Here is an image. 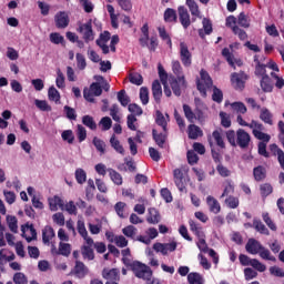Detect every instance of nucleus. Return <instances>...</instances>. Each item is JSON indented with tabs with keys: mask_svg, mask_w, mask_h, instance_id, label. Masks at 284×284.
I'll list each match as a JSON object with an SVG mask.
<instances>
[{
	"mask_svg": "<svg viewBox=\"0 0 284 284\" xmlns=\"http://www.w3.org/2000/svg\"><path fill=\"white\" fill-rule=\"evenodd\" d=\"M171 69L174 75H169V84L175 97L182 95V90L187 88L183 68L179 60H172Z\"/></svg>",
	"mask_w": 284,
	"mask_h": 284,
	"instance_id": "1",
	"label": "nucleus"
},
{
	"mask_svg": "<svg viewBox=\"0 0 284 284\" xmlns=\"http://www.w3.org/2000/svg\"><path fill=\"white\" fill-rule=\"evenodd\" d=\"M201 80H196V90L202 98H207V89L213 87V80L205 70L200 71Z\"/></svg>",
	"mask_w": 284,
	"mask_h": 284,
	"instance_id": "2",
	"label": "nucleus"
},
{
	"mask_svg": "<svg viewBox=\"0 0 284 284\" xmlns=\"http://www.w3.org/2000/svg\"><path fill=\"white\" fill-rule=\"evenodd\" d=\"M131 271H133L135 277L142 278L144 281H151L153 276V271L151 267L139 261L133 262V265H131Z\"/></svg>",
	"mask_w": 284,
	"mask_h": 284,
	"instance_id": "3",
	"label": "nucleus"
},
{
	"mask_svg": "<svg viewBox=\"0 0 284 284\" xmlns=\"http://www.w3.org/2000/svg\"><path fill=\"white\" fill-rule=\"evenodd\" d=\"M187 172H189L187 166H181L180 169H175L173 171L174 184L180 192H184L185 190L184 173H187Z\"/></svg>",
	"mask_w": 284,
	"mask_h": 284,
	"instance_id": "4",
	"label": "nucleus"
},
{
	"mask_svg": "<svg viewBox=\"0 0 284 284\" xmlns=\"http://www.w3.org/2000/svg\"><path fill=\"white\" fill-rule=\"evenodd\" d=\"M248 80V75L245 72L232 73L231 84L235 90L243 91L245 89V82Z\"/></svg>",
	"mask_w": 284,
	"mask_h": 284,
	"instance_id": "5",
	"label": "nucleus"
},
{
	"mask_svg": "<svg viewBox=\"0 0 284 284\" xmlns=\"http://www.w3.org/2000/svg\"><path fill=\"white\" fill-rule=\"evenodd\" d=\"M78 31L82 34V39H84V43H89L94 40V31L92 29V22L89 20L84 24H80Z\"/></svg>",
	"mask_w": 284,
	"mask_h": 284,
	"instance_id": "6",
	"label": "nucleus"
},
{
	"mask_svg": "<svg viewBox=\"0 0 284 284\" xmlns=\"http://www.w3.org/2000/svg\"><path fill=\"white\" fill-rule=\"evenodd\" d=\"M180 61L185 68L192 65V53L185 42H180Z\"/></svg>",
	"mask_w": 284,
	"mask_h": 284,
	"instance_id": "7",
	"label": "nucleus"
},
{
	"mask_svg": "<svg viewBox=\"0 0 284 284\" xmlns=\"http://www.w3.org/2000/svg\"><path fill=\"white\" fill-rule=\"evenodd\" d=\"M102 277L106 280L104 284H119L121 276L120 271L118 268H104L102 270Z\"/></svg>",
	"mask_w": 284,
	"mask_h": 284,
	"instance_id": "8",
	"label": "nucleus"
},
{
	"mask_svg": "<svg viewBox=\"0 0 284 284\" xmlns=\"http://www.w3.org/2000/svg\"><path fill=\"white\" fill-rule=\"evenodd\" d=\"M252 141L251 135L243 129L236 131V146L241 149H247Z\"/></svg>",
	"mask_w": 284,
	"mask_h": 284,
	"instance_id": "9",
	"label": "nucleus"
},
{
	"mask_svg": "<svg viewBox=\"0 0 284 284\" xmlns=\"http://www.w3.org/2000/svg\"><path fill=\"white\" fill-rule=\"evenodd\" d=\"M84 242L87 244L82 245V248L80 250V252L82 253V258L93 261L95 258L93 250L94 241L93 239H87V241Z\"/></svg>",
	"mask_w": 284,
	"mask_h": 284,
	"instance_id": "10",
	"label": "nucleus"
},
{
	"mask_svg": "<svg viewBox=\"0 0 284 284\" xmlns=\"http://www.w3.org/2000/svg\"><path fill=\"white\" fill-rule=\"evenodd\" d=\"M222 57L225 59V61L227 62V64L233 68L234 70L236 69L235 64L237 67H242L243 65V60L241 59H235L234 55L231 53L230 49H227V47H225L224 49H222L221 51Z\"/></svg>",
	"mask_w": 284,
	"mask_h": 284,
	"instance_id": "11",
	"label": "nucleus"
},
{
	"mask_svg": "<svg viewBox=\"0 0 284 284\" xmlns=\"http://www.w3.org/2000/svg\"><path fill=\"white\" fill-rule=\"evenodd\" d=\"M178 247L176 242H171V243H155L153 244V250L158 253H162V255H168L169 252H174Z\"/></svg>",
	"mask_w": 284,
	"mask_h": 284,
	"instance_id": "12",
	"label": "nucleus"
},
{
	"mask_svg": "<svg viewBox=\"0 0 284 284\" xmlns=\"http://www.w3.org/2000/svg\"><path fill=\"white\" fill-rule=\"evenodd\" d=\"M179 21L184 30L191 26V18L186 7H178Z\"/></svg>",
	"mask_w": 284,
	"mask_h": 284,
	"instance_id": "13",
	"label": "nucleus"
},
{
	"mask_svg": "<svg viewBox=\"0 0 284 284\" xmlns=\"http://www.w3.org/2000/svg\"><path fill=\"white\" fill-rule=\"evenodd\" d=\"M54 21L58 29H65L70 24V18L67 11H59L55 14Z\"/></svg>",
	"mask_w": 284,
	"mask_h": 284,
	"instance_id": "14",
	"label": "nucleus"
},
{
	"mask_svg": "<svg viewBox=\"0 0 284 284\" xmlns=\"http://www.w3.org/2000/svg\"><path fill=\"white\" fill-rule=\"evenodd\" d=\"M262 246H263V245H262L257 240L250 239V240L247 241V243L245 244V251H246L248 254L256 255V254L260 253Z\"/></svg>",
	"mask_w": 284,
	"mask_h": 284,
	"instance_id": "15",
	"label": "nucleus"
},
{
	"mask_svg": "<svg viewBox=\"0 0 284 284\" xmlns=\"http://www.w3.org/2000/svg\"><path fill=\"white\" fill-rule=\"evenodd\" d=\"M151 92L153 93V99L155 100V103H161L163 90L159 80L153 81V84L151 85Z\"/></svg>",
	"mask_w": 284,
	"mask_h": 284,
	"instance_id": "16",
	"label": "nucleus"
},
{
	"mask_svg": "<svg viewBox=\"0 0 284 284\" xmlns=\"http://www.w3.org/2000/svg\"><path fill=\"white\" fill-rule=\"evenodd\" d=\"M152 134H153V141H155V144H158L160 149H163L168 140V131H163L162 133H159L158 130L153 129Z\"/></svg>",
	"mask_w": 284,
	"mask_h": 284,
	"instance_id": "17",
	"label": "nucleus"
},
{
	"mask_svg": "<svg viewBox=\"0 0 284 284\" xmlns=\"http://www.w3.org/2000/svg\"><path fill=\"white\" fill-rule=\"evenodd\" d=\"M206 205L209 207V211L213 214H217L221 212V204L214 196H206Z\"/></svg>",
	"mask_w": 284,
	"mask_h": 284,
	"instance_id": "18",
	"label": "nucleus"
},
{
	"mask_svg": "<svg viewBox=\"0 0 284 284\" xmlns=\"http://www.w3.org/2000/svg\"><path fill=\"white\" fill-rule=\"evenodd\" d=\"M258 118H260V120H261L262 122H264V123L267 124V125H273V124H274V121H273L274 115H273V113H272L268 109H266V108H262V109L260 110V115H258Z\"/></svg>",
	"mask_w": 284,
	"mask_h": 284,
	"instance_id": "19",
	"label": "nucleus"
},
{
	"mask_svg": "<svg viewBox=\"0 0 284 284\" xmlns=\"http://www.w3.org/2000/svg\"><path fill=\"white\" fill-rule=\"evenodd\" d=\"M161 219L162 216L156 209L154 207L149 209V214L146 215V222L149 224H153V225L159 224L161 222Z\"/></svg>",
	"mask_w": 284,
	"mask_h": 284,
	"instance_id": "20",
	"label": "nucleus"
},
{
	"mask_svg": "<svg viewBox=\"0 0 284 284\" xmlns=\"http://www.w3.org/2000/svg\"><path fill=\"white\" fill-rule=\"evenodd\" d=\"M270 151L273 153V155H277V162L281 169L284 171V151L276 144H271Z\"/></svg>",
	"mask_w": 284,
	"mask_h": 284,
	"instance_id": "21",
	"label": "nucleus"
},
{
	"mask_svg": "<svg viewBox=\"0 0 284 284\" xmlns=\"http://www.w3.org/2000/svg\"><path fill=\"white\" fill-rule=\"evenodd\" d=\"M253 178L256 182H262L267 178V170L263 165L253 169Z\"/></svg>",
	"mask_w": 284,
	"mask_h": 284,
	"instance_id": "22",
	"label": "nucleus"
},
{
	"mask_svg": "<svg viewBox=\"0 0 284 284\" xmlns=\"http://www.w3.org/2000/svg\"><path fill=\"white\" fill-rule=\"evenodd\" d=\"M88 273H89V268L84 265V263L81 261H77L75 267H74L75 276L79 278H83L85 277V275H88Z\"/></svg>",
	"mask_w": 284,
	"mask_h": 284,
	"instance_id": "23",
	"label": "nucleus"
},
{
	"mask_svg": "<svg viewBox=\"0 0 284 284\" xmlns=\"http://www.w3.org/2000/svg\"><path fill=\"white\" fill-rule=\"evenodd\" d=\"M200 136H203V131L201 128L191 124L187 126V138L191 140H197Z\"/></svg>",
	"mask_w": 284,
	"mask_h": 284,
	"instance_id": "24",
	"label": "nucleus"
},
{
	"mask_svg": "<svg viewBox=\"0 0 284 284\" xmlns=\"http://www.w3.org/2000/svg\"><path fill=\"white\" fill-rule=\"evenodd\" d=\"M185 4L189 8V11L192 17L201 18V11L199 9L197 2L195 0H185Z\"/></svg>",
	"mask_w": 284,
	"mask_h": 284,
	"instance_id": "25",
	"label": "nucleus"
},
{
	"mask_svg": "<svg viewBox=\"0 0 284 284\" xmlns=\"http://www.w3.org/2000/svg\"><path fill=\"white\" fill-rule=\"evenodd\" d=\"M260 87L265 93H271L274 89L273 82L268 75L261 79Z\"/></svg>",
	"mask_w": 284,
	"mask_h": 284,
	"instance_id": "26",
	"label": "nucleus"
},
{
	"mask_svg": "<svg viewBox=\"0 0 284 284\" xmlns=\"http://www.w3.org/2000/svg\"><path fill=\"white\" fill-rule=\"evenodd\" d=\"M223 130L219 129L212 132V139L214 140L215 144L220 148V149H225V142L222 135Z\"/></svg>",
	"mask_w": 284,
	"mask_h": 284,
	"instance_id": "27",
	"label": "nucleus"
},
{
	"mask_svg": "<svg viewBox=\"0 0 284 284\" xmlns=\"http://www.w3.org/2000/svg\"><path fill=\"white\" fill-rule=\"evenodd\" d=\"M50 210L55 212L59 209L64 210V202L61 197L54 196L52 199H49Z\"/></svg>",
	"mask_w": 284,
	"mask_h": 284,
	"instance_id": "28",
	"label": "nucleus"
},
{
	"mask_svg": "<svg viewBox=\"0 0 284 284\" xmlns=\"http://www.w3.org/2000/svg\"><path fill=\"white\" fill-rule=\"evenodd\" d=\"M106 172H109V178H111V181H113V184L118 186L123 184V178L119 172H116L113 169H106Z\"/></svg>",
	"mask_w": 284,
	"mask_h": 284,
	"instance_id": "29",
	"label": "nucleus"
},
{
	"mask_svg": "<svg viewBox=\"0 0 284 284\" xmlns=\"http://www.w3.org/2000/svg\"><path fill=\"white\" fill-rule=\"evenodd\" d=\"M55 236V232L51 226H45L42 231L43 243L49 244L50 241Z\"/></svg>",
	"mask_w": 284,
	"mask_h": 284,
	"instance_id": "30",
	"label": "nucleus"
},
{
	"mask_svg": "<svg viewBox=\"0 0 284 284\" xmlns=\"http://www.w3.org/2000/svg\"><path fill=\"white\" fill-rule=\"evenodd\" d=\"M235 193V185L233 184V182L231 180L225 181V185L223 189V193L221 194V199L225 197V196H231V194Z\"/></svg>",
	"mask_w": 284,
	"mask_h": 284,
	"instance_id": "31",
	"label": "nucleus"
},
{
	"mask_svg": "<svg viewBox=\"0 0 284 284\" xmlns=\"http://www.w3.org/2000/svg\"><path fill=\"white\" fill-rule=\"evenodd\" d=\"M155 124L162 128V131H168V121L161 111L155 112Z\"/></svg>",
	"mask_w": 284,
	"mask_h": 284,
	"instance_id": "32",
	"label": "nucleus"
},
{
	"mask_svg": "<svg viewBox=\"0 0 284 284\" xmlns=\"http://www.w3.org/2000/svg\"><path fill=\"white\" fill-rule=\"evenodd\" d=\"M237 24L244 29H248L251 27L250 18H248V16H246V13H244V11L239 13Z\"/></svg>",
	"mask_w": 284,
	"mask_h": 284,
	"instance_id": "33",
	"label": "nucleus"
},
{
	"mask_svg": "<svg viewBox=\"0 0 284 284\" xmlns=\"http://www.w3.org/2000/svg\"><path fill=\"white\" fill-rule=\"evenodd\" d=\"M258 256L262 258V260H266V261H271V262H276V257L273 256L271 254V251L264 246H262L258 251Z\"/></svg>",
	"mask_w": 284,
	"mask_h": 284,
	"instance_id": "34",
	"label": "nucleus"
},
{
	"mask_svg": "<svg viewBox=\"0 0 284 284\" xmlns=\"http://www.w3.org/2000/svg\"><path fill=\"white\" fill-rule=\"evenodd\" d=\"M263 130H252V134L255 139L263 143H268L271 141V135L263 133Z\"/></svg>",
	"mask_w": 284,
	"mask_h": 284,
	"instance_id": "35",
	"label": "nucleus"
},
{
	"mask_svg": "<svg viewBox=\"0 0 284 284\" xmlns=\"http://www.w3.org/2000/svg\"><path fill=\"white\" fill-rule=\"evenodd\" d=\"M109 142L111 143V148H113V150H115V152H118L122 155L125 154L124 148L121 145V142L119 140H116L115 135L111 136V140H109Z\"/></svg>",
	"mask_w": 284,
	"mask_h": 284,
	"instance_id": "36",
	"label": "nucleus"
},
{
	"mask_svg": "<svg viewBox=\"0 0 284 284\" xmlns=\"http://www.w3.org/2000/svg\"><path fill=\"white\" fill-rule=\"evenodd\" d=\"M182 109L187 122L193 123L195 120V111H193L191 106L187 104L182 105Z\"/></svg>",
	"mask_w": 284,
	"mask_h": 284,
	"instance_id": "37",
	"label": "nucleus"
},
{
	"mask_svg": "<svg viewBox=\"0 0 284 284\" xmlns=\"http://www.w3.org/2000/svg\"><path fill=\"white\" fill-rule=\"evenodd\" d=\"M189 284H204V280L199 273H189L187 274Z\"/></svg>",
	"mask_w": 284,
	"mask_h": 284,
	"instance_id": "38",
	"label": "nucleus"
},
{
	"mask_svg": "<svg viewBox=\"0 0 284 284\" xmlns=\"http://www.w3.org/2000/svg\"><path fill=\"white\" fill-rule=\"evenodd\" d=\"M82 124H84V126L91 129V131H95L98 129V125H97L94 119L90 115L82 116Z\"/></svg>",
	"mask_w": 284,
	"mask_h": 284,
	"instance_id": "39",
	"label": "nucleus"
},
{
	"mask_svg": "<svg viewBox=\"0 0 284 284\" xmlns=\"http://www.w3.org/2000/svg\"><path fill=\"white\" fill-rule=\"evenodd\" d=\"M273 191H274V189H273L272 184H270V183H264V184L260 185V194L263 199L271 195L273 193Z\"/></svg>",
	"mask_w": 284,
	"mask_h": 284,
	"instance_id": "40",
	"label": "nucleus"
},
{
	"mask_svg": "<svg viewBox=\"0 0 284 284\" xmlns=\"http://www.w3.org/2000/svg\"><path fill=\"white\" fill-rule=\"evenodd\" d=\"M93 146H95V150H98V152H100V155L105 154L106 144L101 139H99L97 136L93 138Z\"/></svg>",
	"mask_w": 284,
	"mask_h": 284,
	"instance_id": "41",
	"label": "nucleus"
},
{
	"mask_svg": "<svg viewBox=\"0 0 284 284\" xmlns=\"http://www.w3.org/2000/svg\"><path fill=\"white\" fill-rule=\"evenodd\" d=\"M212 91H213L212 101L217 103V104H221L223 102V99H224L223 92L221 91V89H219L216 87H213Z\"/></svg>",
	"mask_w": 284,
	"mask_h": 284,
	"instance_id": "42",
	"label": "nucleus"
},
{
	"mask_svg": "<svg viewBox=\"0 0 284 284\" xmlns=\"http://www.w3.org/2000/svg\"><path fill=\"white\" fill-rule=\"evenodd\" d=\"M164 21L165 22H176L178 21V16L175 9H166L164 11Z\"/></svg>",
	"mask_w": 284,
	"mask_h": 284,
	"instance_id": "43",
	"label": "nucleus"
},
{
	"mask_svg": "<svg viewBox=\"0 0 284 284\" xmlns=\"http://www.w3.org/2000/svg\"><path fill=\"white\" fill-rule=\"evenodd\" d=\"M225 205L229 207V209H237L240 206V200L239 197H235V196H227L224 201Z\"/></svg>",
	"mask_w": 284,
	"mask_h": 284,
	"instance_id": "44",
	"label": "nucleus"
},
{
	"mask_svg": "<svg viewBox=\"0 0 284 284\" xmlns=\"http://www.w3.org/2000/svg\"><path fill=\"white\" fill-rule=\"evenodd\" d=\"M78 232L82 239H84V242H88V239H92L88 235V231L85 229V223L81 220L78 221Z\"/></svg>",
	"mask_w": 284,
	"mask_h": 284,
	"instance_id": "45",
	"label": "nucleus"
},
{
	"mask_svg": "<svg viewBox=\"0 0 284 284\" xmlns=\"http://www.w3.org/2000/svg\"><path fill=\"white\" fill-rule=\"evenodd\" d=\"M254 229L263 235H270L268 229L263 224L262 221H253Z\"/></svg>",
	"mask_w": 284,
	"mask_h": 284,
	"instance_id": "46",
	"label": "nucleus"
},
{
	"mask_svg": "<svg viewBox=\"0 0 284 284\" xmlns=\"http://www.w3.org/2000/svg\"><path fill=\"white\" fill-rule=\"evenodd\" d=\"M219 116H220V120H221V125L223 128L227 129V128L232 126L231 116L227 113L220 112Z\"/></svg>",
	"mask_w": 284,
	"mask_h": 284,
	"instance_id": "47",
	"label": "nucleus"
},
{
	"mask_svg": "<svg viewBox=\"0 0 284 284\" xmlns=\"http://www.w3.org/2000/svg\"><path fill=\"white\" fill-rule=\"evenodd\" d=\"M129 82L140 87L143 84V77L140 73H131L129 74Z\"/></svg>",
	"mask_w": 284,
	"mask_h": 284,
	"instance_id": "48",
	"label": "nucleus"
},
{
	"mask_svg": "<svg viewBox=\"0 0 284 284\" xmlns=\"http://www.w3.org/2000/svg\"><path fill=\"white\" fill-rule=\"evenodd\" d=\"M140 101H142V104L144 105L150 102V92L145 87L140 88Z\"/></svg>",
	"mask_w": 284,
	"mask_h": 284,
	"instance_id": "49",
	"label": "nucleus"
},
{
	"mask_svg": "<svg viewBox=\"0 0 284 284\" xmlns=\"http://www.w3.org/2000/svg\"><path fill=\"white\" fill-rule=\"evenodd\" d=\"M59 255H63V256H69L71 254V245L68 243H60L59 244V251H58Z\"/></svg>",
	"mask_w": 284,
	"mask_h": 284,
	"instance_id": "50",
	"label": "nucleus"
},
{
	"mask_svg": "<svg viewBox=\"0 0 284 284\" xmlns=\"http://www.w3.org/2000/svg\"><path fill=\"white\" fill-rule=\"evenodd\" d=\"M138 233V229L133 225H129L122 229V234H124L129 239H134Z\"/></svg>",
	"mask_w": 284,
	"mask_h": 284,
	"instance_id": "51",
	"label": "nucleus"
},
{
	"mask_svg": "<svg viewBox=\"0 0 284 284\" xmlns=\"http://www.w3.org/2000/svg\"><path fill=\"white\" fill-rule=\"evenodd\" d=\"M118 102H120V104L122 106H128L130 103V98L126 95L125 90H122L120 92H118Z\"/></svg>",
	"mask_w": 284,
	"mask_h": 284,
	"instance_id": "52",
	"label": "nucleus"
},
{
	"mask_svg": "<svg viewBox=\"0 0 284 284\" xmlns=\"http://www.w3.org/2000/svg\"><path fill=\"white\" fill-rule=\"evenodd\" d=\"M7 222L9 225V229L13 232V233H18V220L16 216H11L8 215L7 216Z\"/></svg>",
	"mask_w": 284,
	"mask_h": 284,
	"instance_id": "53",
	"label": "nucleus"
},
{
	"mask_svg": "<svg viewBox=\"0 0 284 284\" xmlns=\"http://www.w3.org/2000/svg\"><path fill=\"white\" fill-rule=\"evenodd\" d=\"M232 33L237 36L240 41H245L248 38L246 31H244V29H240L239 27H233Z\"/></svg>",
	"mask_w": 284,
	"mask_h": 284,
	"instance_id": "54",
	"label": "nucleus"
},
{
	"mask_svg": "<svg viewBox=\"0 0 284 284\" xmlns=\"http://www.w3.org/2000/svg\"><path fill=\"white\" fill-rule=\"evenodd\" d=\"M158 74L160 75V81L162 84L168 83V80L170 81V78L162 64H158Z\"/></svg>",
	"mask_w": 284,
	"mask_h": 284,
	"instance_id": "55",
	"label": "nucleus"
},
{
	"mask_svg": "<svg viewBox=\"0 0 284 284\" xmlns=\"http://www.w3.org/2000/svg\"><path fill=\"white\" fill-rule=\"evenodd\" d=\"M216 172L221 178H229L232 174V172L227 168H225L222 163L216 165Z\"/></svg>",
	"mask_w": 284,
	"mask_h": 284,
	"instance_id": "56",
	"label": "nucleus"
},
{
	"mask_svg": "<svg viewBox=\"0 0 284 284\" xmlns=\"http://www.w3.org/2000/svg\"><path fill=\"white\" fill-rule=\"evenodd\" d=\"M231 108H232V110H234L241 114H245L247 112V108L242 102H234L231 104Z\"/></svg>",
	"mask_w": 284,
	"mask_h": 284,
	"instance_id": "57",
	"label": "nucleus"
},
{
	"mask_svg": "<svg viewBox=\"0 0 284 284\" xmlns=\"http://www.w3.org/2000/svg\"><path fill=\"white\" fill-rule=\"evenodd\" d=\"M60 99H61V95H60L59 91L54 87H51L49 89V100L58 103L60 101Z\"/></svg>",
	"mask_w": 284,
	"mask_h": 284,
	"instance_id": "58",
	"label": "nucleus"
},
{
	"mask_svg": "<svg viewBox=\"0 0 284 284\" xmlns=\"http://www.w3.org/2000/svg\"><path fill=\"white\" fill-rule=\"evenodd\" d=\"M225 138L231 146H236V133L233 130L225 132Z\"/></svg>",
	"mask_w": 284,
	"mask_h": 284,
	"instance_id": "59",
	"label": "nucleus"
},
{
	"mask_svg": "<svg viewBox=\"0 0 284 284\" xmlns=\"http://www.w3.org/2000/svg\"><path fill=\"white\" fill-rule=\"evenodd\" d=\"M75 179L78 181L79 184H83L87 182V173L84 170L82 169H78L75 172Z\"/></svg>",
	"mask_w": 284,
	"mask_h": 284,
	"instance_id": "60",
	"label": "nucleus"
},
{
	"mask_svg": "<svg viewBox=\"0 0 284 284\" xmlns=\"http://www.w3.org/2000/svg\"><path fill=\"white\" fill-rule=\"evenodd\" d=\"M36 105L38 109H40L43 112H50L52 111V108L48 104L47 101L36 100Z\"/></svg>",
	"mask_w": 284,
	"mask_h": 284,
	"instance_id": "61",
	"label": "nucleus"
},
{
	"mask_svg": "<svg viewBox=\"0 0 284 284\" xmlns=\"http://www.w3.org/2000/svg\"><path fill=\"white\" fill-rule=\"evenodd\" d=\"M50 41L57 45L64 43V38L61 33H51Z\"/></svg>",
	"mask_w": 284,
	"mask_h": 284,
	"instance_id": "62",
	"label": "nucleus"
},
{
	"mask_svg": "<svg viewBox=\"0 0 284 284\" xmlns=\"http://www.w3.org/2000/svg\"><path fill=\"white\" fill-rule=\"evenodd\" d=\"M13 281L16 284H28V278L23 273L14 274Z\"/></svg>",
	"mask_w": 284,
	"mask_h": 284,
	"instance_id": "63",
	"label": "nucleus"
},
{
	"mask_svg": "<svg viewBox=\"0 0 284 284\" xmlns=\"http://www.w3.org/2000/svg\"><path fill=\"white\" fill-rule=\"evenodd\" d=\"M62 139L67 141L69 144H73L75 138L71 130H67L62 133Z\"/></svg>",
	"mask_w": 284,
	"mask_h": 284,
	"instance_id": "64",
	"label": "nucleus"
}]
</instances>
